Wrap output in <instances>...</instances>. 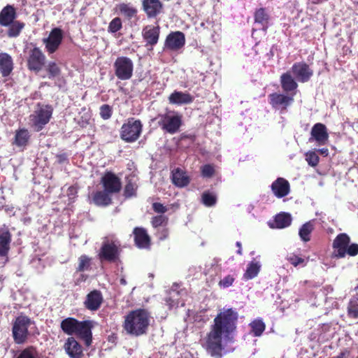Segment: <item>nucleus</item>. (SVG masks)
<instances>
[{
	"mask_svg": "<svg viewBox=\"0 0 358 358\" xmlns=\"http://www.w3.org/2000/svg\"><path fill=\"white\" fill-rule=\"evenodd\" d=\"M292 222L290 214L281 213L275 217L274 223L271 224V228L283 229L289 227Z\"/></svg>",
	"mask_w": 358,
	"mask_h": 358,
	"instance_id": "c85d7f7f",
	"label": "nucleus"
},
{
	"mask_svg": "<svg viewBox=\"0 0 358 358\" xmlns=\"http://www.w3.org/2000/svg\"><path fill=\"white\" fill-rule=\"evenodd\" d=\"M102 301L103 297L101 292L94 290L87 294L85 304L87 309L96 310L100 308Z\"/></svg>",
	"mask_w": 358,
	"mask_h": 358,
	"instance_id": "393cba45",
	"label": "nucleus"
},
{
	"mask_svg": "<svg viewBox=\"0 0 358 358\" xmlns=\"http://www.w3.org/2000/svg\"><path fill=\"white\" fill-rule=\"evenodd\" d=\"M52 109L49 106H43L31 115L30 122L31 127L36 131H41L47 124L52 116Z\"/></svg>",
	"mask_w": 358,
	"mask_h": 358,
	"instance_id": "6e6552de",
	"label": "nucleus"
},
{
	"mask_svg": "<svg viewBox=\"0 0 358 358\" xmlns=\"http://www.w3.org/2000/svg\"><path fill=\"white\" fill-rule=\"evenodd\" d=\"M255 23L260 24L264 30L267 28L269 15L264 8L258 9L255 14Z\"/></svg>",
	"mask_w": 358,
	"mask_h": 358,
	"instance_id": "58836bf2",
	"label": "nucleus"
},
{
	"mask_svg": "<svg viewBox=\"0 0 358 358\" xmlns=\"http://www.w3.org/2000/svg\"><path fill=\"white\" fill-rule=\"evenodd\" d=\"M73 188H70V191H73Z\"/></svg>",
	"mask_w": 358,
	"mask_h": 358,
	"instance_id": "e2e57ef3",
	"label": "nucleus"
},
{
	"mask_svg": "<svg viewBox=\"0 0 358 358\" xmlns=\"http://www.w3.org/2000/svg\"><path fill=\"white\" fill-rule=\"evenodd\" d=\"M92 322L91 321L79 322L75 334L81 338L87 346H90L92 340Z\"/></svg>",
	"mask_w": 358,
	"mask_h": 358,
	"instance_id": "ddd939ff",
	"label": "nucleus"
},
{
	"mask_svg": "<svg viewBox=\"0 0 358 358\" xmlns=\"http://www.w3.org/2000/svg\"><path fill=\"white\" fill-rule=\"evenodd\" d=\"M100 116L103 120H108L112 115V108L108 104H103L100 107Z\"/></svg>",
	"mask_w": 358,
	"mask_h": 358,
	"instance_id": "3c124183",
	"label": "nucleus"
},
{
	"mask_svg": "<svg viewBox=\"0 0 358 358\" xmlns=\"http://www.w3.org/2000/svg\"><path fill=\"white\" fill-rule=\"evenodd\" d=\"M32 324L31 320L25 315H20L13 326V336L17 344L24 343L28 337V328Z\"/></svg>",
	"mask_w": 358,
	"mask_h": 358,
	"instance_id": "39448f33",
	"label": "nucleus"
},
{
	"mask_svg": "<svg viewBox=\"0 0 358 358\" xmlns=\"http://www.w3.org/2000/svg\"><path fill=\"white\" fill-rule=\"evenodd\" d=\"M358 358V357H357Z\"/></svg>",
	"mask_w": 358,
	"mask_h": 358,
	"instance_id": "0e129e2a",
	"label": "nucleus"
},
{
	"mask_svg": "<svg viewBox=\"0 0 358 358\" xmlns=\"http://www.w3.org/2000/svg\"><path fill=\"white\" fill-rule=\"evenodd\" d=\"M25 24L22 22L16 20L14 22L11 23L7 27V35L10 38H16L20 36L22 29L24 28Z\"/></svg>",
	"mask_w": 358,
	"mask_h": 358,
	"instance_id": "e433bc0d",
	"label": "nucleus"
},
{
	"mask_svg": "<svg viewBox=\"0 0 358 358\" xmlns=\"http://www.w3.org/2000/svg\"><path fill=\"white\" fill-rule=\"evenodd\" d=\"M16 358H40V356L34 348L29 347L20 352Z\"/></svg>",
	"mask_w": 358,
	"mask_h": 358,
	"instance_id": "79ce46f5",
	"label": "nucleus"
},
{
	"mask_svg": "<svg viewBox=\"0 0 358 358\" xmlns=\"http://www.w3.org/2000/svg\"><path fill=\"white\" fill-rule=\"evenodd\" d=\"M115 76L121 80H129L133 76L134 63L127 57H118L113 64Z\"/></svg>",
	"mask_w": 358,
	"mask_h": 358,
	"instance_id": "20e7f679",
	"label": "nucleus"
},
{
	"mask_svg": "<svg viewBox=\"0 0 358 358\" xmlns=\"http://www.w3.org/2000/svg\"><path fill=\"white\" fill-rule=\"evenodd\" d=\"M348 313L351 317H358V303L356 301H350L348 306Z\"/></svg>",
	"mask_w": 358,
	"mask_h": 358,
	"instance_id": "09e8293b",
	"label": "nucleus"
},
{
	"mask_svg": "<svg viewBox=\"0 0 358 358\" xmlns=\"http://www.w3.org/2000/svg\"><path fill=\"white\" fill-rule=\"evenodd\" d=\"M201 199L202 203L207 207L213 206L217 201L216 196L213 193L208 192H205L203 193Z\"/></svg>",
	"mask_w": 358,
	"mask_h": 358,
	"instance_id": "37998d69",
	"label": "nucleus"
},
{
	"mask_svg": "<svg viewBox=\"0 0 358 358\" xmlns=\"http://www.w3.org/2000/svg\"><path fill=\"white\" fill-rule=\"evenodd\" d=\"M137 186L135 182L129 181L124 188V195L127 197H131L136 193Z\"/></svg>",
	"mask_w": 358,
	"mask_h": 358,
	"instance_id": "864d4df0",
	"label": "nucleus"
},
{
	"mask_svg": "<svg viewBox=\"0 0 358 358\" xmlns=\"http://www.w3.org/2000/svg\"><path fill=\"white\" fill-rule=\"evenodd\" d=\"M236 246L238 247V250L237 251V253L239 255H242V248H241V243L239 241H237L236 243Z\"/></svg>",
	"mask_w": 358,
	"mask_h": 358,
	"instance_id": "052dcab7",
	"label": "nucleus"
},
{
	"mask_svg": "<svg viewBox=\"0 0 358 358\" xmlns=\"http://www.w3.org/2000/svg\"><path fill=\"white\" fill-rule=\"evenodd\" d=\"M235 280L232 275H227L219 282V286L222 288H227L231 286Z\"/></svg>",
	"mask_w": 358,
	"mask_h": 358,
	"instance_id": "5fc2aeb1",
	"label": "nucleus"
},
{
	"mask_svg": "<svg viewBox=\"0 0 358 358\" xmlns=\"http://www.w3.org/2000/svg\"><path fill=\"white\" fill-rule=\"evenodd\" d=\"M78 323L79 321L77 320L73 317H68L62 321L61 328L62 331L66 334L73 335L76 333Z\"/></svg>",
	"mask_w": 358,
	"mask_h": 358,
	"instance_id": "72a5a7b5",
	"label": "nucleus"
},
{
	"mask_svg": "<svg viewBox=\"0 0 358 358\" xmlns=\"http://www.w3.org/2000/svg\"><path fill=\"white\" fill-rule=\"evenodd\" d=\"M17 17L16 10L13 6L7 5L0 11V25L8 27L14 22Z\"/></svg>",
	"mask_w": 358,
	"mask_h": 358,
	"instance_id": "aec40b11",
	"label": "nucleus"
},
{
	"mask_svg": "<svg viewBox=\"0 0 358 358\" xmlns=\"http://www.w3.org/2000/svg\"><path fill=\"white\" fill-rule=\"evenodd\" d=\"M311 137L309 141H315L319 145H323L328 141L329 134L325 125L322 123L315 124L311 129Z\"/></svg>",
	"mask_w": 358,
	"mask_h": 358,
	"instance_id": "2eb2a0df",
	"label": "nucleus"
},
{
	"mask_svg": "<svg viewBox=\"0 0 358 358\" xmlns=\"http://www.w3.org/2000/svg\"><path fill=\"white\" fill-rule=\"evenodd\" d=\"M143 6L149 17L157 16L162 9V3L159 0H143Z\"/></svg>",
	"mask_w": 358,
	"mask_h": 358,
	"instance_id": "a878e982",
	"label": "nucleus"
},
{
	"mask_svg": "<svg viewBox=\"0 0 358 358\" xmlns=\"http://www.w3.org/2000/svg\"><path fill=\"white\" fill-rule=\"evenodd\" d=\"M120 241L114 237H105L98 253L101 262H115L121 252Z\"/></svg>",
	"mask_w": 358,
	"mask_h": 358,
	"instance_id": "7ed1b4c3",
	"label": "nucleus"
},
{
	"mask_svg": "<svg viewBox=\"0 0 358 358\" xmlns=\"http://www.w3.org/2000/svg\"><path fill=\"white\" fill-rule=\"evenodd\" d=\"M346 254L350 256H355L358 254V244L352 243L351 245H348L346 248Z\"/></svg>",
	"mask_w": 358,
	"mask_h": 358,
	"instance_id": "4d7b16f0",
	"label": "nucleus"
},
{
	"mask_svg": "<svg viewBox=\"0 0 358 358\" xmlns=\"http://www.w3.org/2000/svg\"><path fill=\"white\" fill-rule=\"evenodd\" d=\"M168 218L164 215L155 216L152 220V225L156 229L163 227H166L167 224Z\"/></svg>",
	"mask_w": 358,
	"mask_h": 358,
	"instance_id": "c03bdc74",
	"label": "nucleus"
},
{
	"mask_svg": "<svg viewBox=\"0 0 358 358\" xmlns=\"http://www.w3.org/2000/svg\"><path fill=\"white\" fill-rule=\"evenodd\" d=\"M142 131V124L140 120L130 118L121 127L120 136L126 142H134L140 136Z\"/></svg>",
	"mask_w": 358,
	"mask_h": 358,
	"instance_id": "423d86ee",
	"label": "nucleus"
},
{
	"mask_svg": "<svg viewBox=\"0 0 358 358\" xmlns=\"http://www.w3.org/2000/svg\"><path fill=\"white\" fill-rule=\"evenodd\" d=\"M101 182L105 190L108 193H117L121 189L120 179L115 174L110 172L103 176Z\"/></svg>",
	"mask_w": 358,
	"mask_h": 358,
	"instance_id": "f3484780",
	"label": "nucleus"
},
{
	"mask_svg": "<svg viewBox=\"0 0 358 358\" xmlns=\"http://www.w3.org/2000/svg\"><path fill=\"white\" fill-rule=\"evenodd\" d=\"M194 96L187 92L174 91L169 96V101L171 104L185 105L193 102Z\"/></svg>",
	"mask_w": 358,
	"mask_h": 358,
	"instance_id": "b1692460",
	"label": "nucleus"
},
{
	"mask_svg": "<svg viewBox=\"0 0 358 358\" xmlns=\"http://www.w3.org/2000/svg\"><path fill=\"white\" fill-rule=\"evenodd\" d=\"M150 321V316L147 310H132L125 317L124 329L127 334L138 336L146 333Z\"/></svg>",
	"mask_w": 358,
	"mask_h": 358,
	"instance_id": "f03ea898",
	"label": "nucleus"
},
{
	"mask_svg": "<svg viewBox=\"0 0 358 358\" xmlns=\"http://www.w3.org/2000/svg\"><path fill=\"white\" fill-rule=\"evenodd\" d=\"M64 350L71 358H80L83 354L81 345L73 337L68 338L65 344Z\"/></svg>",
	"mask_w": 358,
	"mask_h": 358,
	"instance_id": "5701e85b",
	"label": "nucleus"
},
{
	"mask_svg": "<svg viewBox=\"0 0 358 358\" xmlns=\"http://www.w3.org/2000/svg\"><path fill=\"white\" fill-rule=\"evenodd\" d=\"M122 28V20L120 17H115L109 23L108 31L111 33H116Z\"/></svg>",
	"mask_w": 358,
	"mask_h": 358,
	"instance_id": "de8ad7c7",
	"label": "nucleus"
},
{
	"mask_svg": "<svg viewBox=\"0 0 358 358\" xmlns=\"http://www.w3.org/2000/svg\"><path fill=\"white\" fill-rule=\"evenodd\" d=\"M268 97L271 106L277 109H286L294 101L293 96L283 94L273 93Z\"/></svg>",
	"mask_w": 358,
	"mask_h": 358,
	"instance_id": "6ab92c4d",
	"label": "nucleus"
},
{
	"mask_svg": "<svg viewBox=\"0 0 358 358\" xmlns=\"http://www.w3.org/2000/svg\"><path fill=\"white\" fill-rule=\"evenodd\" d=\"M306 160L311 166H315L319 162V157L315 152H308L306 154Z\"/></svg>",
	"mask_w": 358,
	"mask_h": 358,
	"instance_id": "8fccbe9b",
	"label": "nucleus"
},
{
	"mask_svg": "<svg viewBox=\"0 0 358 358\" xmlns=\"http://www.w3.org/2000/svg\"><path fill=\"white\" fill-rule=\"evenodd\" d=\"M271 189L278 198H282L289 193V183L283 178H278L271 185Z\"/></svg>",
	"mask_w": 358,
	"mask_h": 358,
	"instance_id": "4be33fe9",
	"label": "nucleus"
},
{
	"mask_svg": "<svg viewBox=\"0 0 358 358\" xmlns=\"http://www.w3.org/2000/svg\"><path fill=\"white\" fill-rule=\"evenodd\" d=\"M120 284H121V285H127V281H126V280H125V278H124V276H122V277L120 278Z\"/></svg>",
	"mask_w": 358,
	"mask_h": 358,
	"instance_id": "680f3d73",
	"label": "nucleus"
},
{
	"mask_svg": "<svg viewBox=\"0 0 358 358\" xmlns=\"http://www.w3.org/2000/svg\"><path fill=\"white\" fill-rule=\"evenodd\" d=\"M45 55L38 48H33L29 52L27 59L28 69L37 73L39 72L45 64Z\"/></svg>",
	"mask_w": 358,
	"mask_h": 358,
	"instance_id": "9d476101",
	"label": "nucleus"
},
{
	"mask_svg": "<svg viewBox=\"0 0 358 358\" xmlns=\"http://www.w3.org/2000/svg\"><path fill=\"white\" fill-rule=\"evenodd\" d=\"M92 259L85 255H81L78 258V265L77 267V271L82 272L88 271L91 267Z\"/></svg>",
	"mask_w": 358,
	"mask_h": 358,
	"instance_id": "a19ab883",
	"label": "nucleus"
},
{
	"mask_svg": "<svg viewBox=\"0 0 358 358\" xmlns=\"http://www.w3.org/2000/svg\"><path fill=\"white\" fill-rule=\"evenodd\" d=\"M238 317L235 310L228 308L215 317L203 345L211 357L221 358L224 346L233 342Z\"/></svg>",
	"mask_w": 358,
	"mask_h": 358,
	"instance_id": "f257e3e1",
	"label": "nucleus"
},
{
	"mask_svg": "<svg viewBox=\"0 0 358 358\" xmlns=\"http://www.w3.org/2000/svg\"><path fill=\"white\" fill-rule=\"evenodd\" d=\"M160 29L159 26L148 25L143 29L142 36L146 46L153 47L159 41Z\"/></svg>",
	"mask_w": 358,
	"mask_h": 358,
	"instance_id": "dca6fc26",
	"label": "nucleus"
},
{
	"mask_svg": "<svg viewBox=\"0 0 358 358\" xmlns=\"http://www.w3.org/2000/svg\"><path fill=\"white\" fill-rule=\"evenodd\" d=\"M280 85L285 92H293L292 96L295 94V91L298 87V84L289 71L281 75Z\"/></svg>",
	"mask_w": 358,
	"mask_h": 358,
	"instance_id": "412c9836",
	"label": "nucleus"
},
{
	"mask_svg": "<svg viewBox=\"0 0 358 358\" xmlns=\"http://www.w3.org/2000/svg\"><path fill=\"white\" fill-rule=\"evenodd\" d=\"M159 117V125L169 134L176 133L182 124L181 115L174 111H168Z\"/></svg>",
	"mask_w": 358,
	"mask_h": 358,
	"instance_id": "0eeeda50",
	"label": "nucleus"
},
{
	"mask_svg": "<svg viewBox=\"0 0 358 358\" xmlns=\"http://www.w3.org/2000/svg\"><path fill=\"white\" fill-rule=\"evenodd\" d=\"M314 229V224L313 221H309L303 224L299 231V235L303 242L310 241V235Z\"/></svg>",
	"mask_w": 358,
	"mask_h": 358,
	"instance_id": "4c0bfd02",
	"label": "nucleus"
},
{
	"mask_svg": "<svg viewBox=\"0 0 358 358\" xmlns=\"http://www.w3.org/2000/svg\"><path fill=\"white\" fill-rule=\"evenodd\" d=\"M261 264L259 262L253 260L250 262L247 266L246 271L243 274V278L246 280L253 279L260 271Z\"/></svg>",
	"mask_w": 358,
	"mask_h": 358,
	"instance_id": "473e14b6",
	"label": "nucleus"
},
{
	"mask_svg": "<svg viewBox=\"0 0 358 358\" xmlns=\"http://www.w3.org/2000/svg\"><path fill=\"white\" fill-rule=\"evenodd\" d=\"M119 10L121 14L129 19L134 17L137 13V10L134 6L127 3L120 4Z\"/></svg>",
	"mask_w": 358,
	"mask_h": 358,
	"instance_id": "ea45409f",
	"label": "nucleus"
},
{
	"mask_svg": "<svg viewBox=\"0 0 358 358\" xmlns=\"http://www.w3.org/2000/svg\"><path fill=\"white\" fill-rule=\"evenodd\" d=\"M64 38L63 31L59 28H53L47 38H43L45 50L48 54L55 53L61 45Z\"/></svg>",
	"mask_w": 358,
	"mask_h": 358,
	"instance_id": "1a4fd4ad",
	"label": "nucleus"
},
{
	"mask_svg": "<svg viewBox=\"0 0 358 358\" xmlns=\"http://www.w3.org/2000/svg\"><path fill=\"white\" fill-rule=\"evenodd\" d=\"M350 241V237L346 234H340L336 237L333 243L336 257L343 258L345 256Z\"/></svg>",
	"mask_w": 358,
	"mask_h": 358,
	"instance_id": "a211bd4d",
	"label": "nucleus"
},
{
	"mask_svg": "<svg viewBox=\"0 0 358 358\" xmlns=\"http://www.w3.org/2000/svg\"><path fill=\"white\" fill-rule=\"evenodd\" d=\"M172 181L175 185L183 187L189 184V179L182 170L178 168L172 172Z\"/></svg>",
	"mask_w": 358,
	"mask_h": 358,
	"instance_id": "c756f323",
	"label": "nucleus"
},
{
	"mask_svg": "<svg viewBox=\"0 0 358 358\" xmlns=\"http://www.w3.org/2000/svg\"><path fill=\"white\" fill-rule=\"evenodd\" d=\"M134 241L137 247L146 248L150 245V237L145 229L136 227L134 229Z\"/></svg>",
	"mask_w": 358,
	"mask_h": 358,
	"instance_id": "cd10ccee",
	"label": "nucleus"
},
{
	"mask_svg": "<svg viewBox=\"0 0 358 358\" xmlns=\"http://www.w3.org/2000/svg\"><path fill=\"white\" fill-rule=\"evenodd\" d=\"M215 173V169L213 165L205 164L201 167V175L203 178H211Z\"/></svg>",
	"mask_w": 358,
	"mask_h": 358,
	"instance_id": "603ef678",
	"label": "nucleus"
},
{
	"mask_svg": "<svg viewBox=\"0 0 358 358\" xmlns=\"http://www.w3.org/2000/svg\"><path fill=\"white\" fill-rule=\"evenodd\" d=\"M29 132L26 129H20L15 131L13 144L17 147H25L29 140Z\"/></svg>",
	"mask_w": 358,
	"mask_h": 358,
	"instance_id": "2f4dec72",
	"label": "nucleus"
},
{
	"mask_svg": "<svg viewBox=\"0 0 358 358\" xmlns=\"http://www.w3.org/2000/svg\"><path fill=\"white\" fill-rule=\"evenodd\" d=\"M317 152L321 154V155H323L324 156H327L329 155V150L327 148H321V149H319L317 150Z\"/></svg>",
	"mask_w": 358,
	"mask_h": 358,
	"instance_id": "bf43d9fd",
	"label": "nucleus"
},
{
	"mask_svg": "<svg viewBox=\"0 0 358 358\" xmlns=\"http://www.w3.org/2000/svg\"><path fill=\"white\" fill-rule=\"evenodd\" d=\"M157 236L161 241L166 239L169 236L168 229L165 227L157 229Z\"/></svg>",
	"mask_w": 358,
	"mask_h": 358,
	"instance_id": "6e6d98bb",
	"label": "nucleus"
},
{
	"mask_svg": "<svg viewBox=\"0 0 358 358\" xmlns=\"http://www.w3.org/2000/svg\"><path fill=\"white\" fill-rule=\"evenodd\" d=\"M13 70V61L10 55L0 53V73L3 77L8 76Z\"/></svg>",
	"mask_w": 358,
	"mask_h": 358,
	"instance_id": "bb28decb",
	"label": "nucleus"
},
{
	"mask_svg": "<svg viewBox=\"0 0 358 358\" xmlns=\"http://www.w3.org/2000/svg\"><path fill=\"white\" fill-rule=\"evenodd\" d=\"M287 260L294 266L301 265L304 266L306 264V260L301 257H299L294 253H291L287 256Z\"/></svg>",
	"mask_w": 358,
	"mask_h": 358,
	"instance_id": "a18cd8bd",
	"label": "nucleus"
},
{
	"mask_svg": "<svg viewBox=\"0 0 358 358\" xmlns=\"http://www.w3.org/2000/svg\"><path fill=\"white\" fill-rule=\"evenodd\" d=\"M249 326L250 327V333L256 337L262 336L266 329L265 323L262 319L257 318L252 321Z\"/></svg>",
	"mask_w": 358,
	"mask_h": 358,
	"instance_id": "f704fd0d",
	"label": "nucleus"
},
{
	"mask_svg": "<svg viewBox=\"0 0 358 358\" xmlns=\"http://www.w3.org/2000/svg\"><path fill=\"white\" fill-rule=\"evenodd\" d=\"M11 242V234L6 227H0V257L4 259L3 264L8 261V254Z\"/></svg>",
	"mask_w": 358,
	"mask_h": 358,
	"instance_id": "4468645a",
	"label": "nucleus"
},
{
	"mask_svg": "<svg viewBox=\"0 0 358 358\" xmlns=\"http://www.w3.org/2000/svg\"><path fill=\"white\" fill-rule=\"evenodd\" d=\"M185 44V34L179 31H172L166 38L164 50L177 51Z\"/></svg>",
	"mask_w": 358,
	"mask_h": 358,
	"instance_id": "9b49d317",
	"label": "nucleus"
},
{
	"mask_svg": "<svg viewBox=\"0 0 358 358\" xmlns=\"http://www.w3.org/2000/svg\"><path fill=\"white\" fill-rule=\"evenodd\" d=\"M47 71L49 73V78H53L60 74V69L54 62L48 63Z\"/></svg>",
	"mask_w": 358,
	"mask_h": 358,
	"instance_id": "49530a36",
	"label": "nucleus"
},
{
	"mask_svg": "<svg viewBox=\"0 0 358 358\" xmlns=\"http://www.w3.org/2000/svg\"><path fill=\"white\" fill-rule=\"evenodd\" d=\"M185 293L184 291H178L173 288L169 292V296L165 299V301L167 306H169L170 308L173 307H177L180 304L181 306H184V301H180L179 296Z\"/></svg>",
	"mask_w": 358,
	"mask_h": 358,
	"instance_id": "7c9ffc66",
	"label": "nucleus"
},
{
	"mask_svg": "<svg viewBox=\"0 0 358 358\" xmlns=\"http://www.w3.org/2000/svg\"><path fill=\"white\" fill-rule=\"evenodd\" d=\"M153 210L158 213H164L167 211V208L160 203H154L152 205Z\"/></svg>",
	"mask_w": 358,
	"mask_h": 358,
	"instance_id": "13d9d810",
	"label": "nucleus"
},
{
	"mask_svg": "<svg viewBox=\"0 0 358 358\" xmlns=\"http://www.w3.org/2000/svg\"><path fill=\"white\" fill-rule=\"evenodd\" d=\"M93 201L97 206H106L111 203V198L106 190L99 191L94 195Z\"/></svg>",
	"mask_w": 358,
	"mask_h": 358,
	"instance_id": "c9c22d12",
	"label": "nucleus"
},
{
	"mask_svg": "<svg viewBox=\"0 0 358 358\" xmlns=\"http://www.w3.org/2000/svg\"><path fill=\"white\" fill-rule=\"evenodd\" d=\"M289 71L301 83L308 82L313 74V71L310 69L309 66L304 62L294 64Z\"/></svg>",
	"mask_w": 358,
	"mask_h": 358,
	"instance_id": "f8f14e48",
	"label": "nucleus"
}]
</instances>
